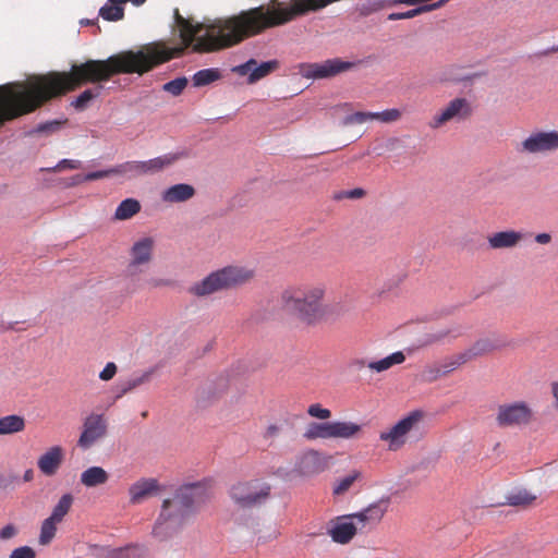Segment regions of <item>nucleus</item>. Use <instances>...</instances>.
<instances>
[{"mask_svg": "<svg viewBox=\"0 0 558 558\" xmlns=\"http://www.w3.org/2000/svg\"><path fill=\"white\" fill-rule=\"evenodd\" d=\"M78 65L81 63L73 64L68 72L50 71L46 74L31 75L25 82L0 85V126L8 121L32 113L48 101L73 92L83 85L94 84V87L85 89L71 102L78 111L86 109L93 99L100 96L104 89L101 83L107 82V80L84 82L70 88L71 84L68 83L65 77L56 76V74H69L73 71L74 66Z\"/></svg>", "mask_w": 558, "mask_h": 558, "instance_id": "nucleus-1", "label": "nucleus"}, {"mask_svg": "<svg viewBox=\"0 0 558 558\" xmlns=\"http://www.w3.org/2000/svg\"><path fill=\"white\" fill-rule=\"evenodd\" d=\"M207 497L206 486L199 483L180 487L172 498L163 500L160 514L153 527V535L161 542L175 535L194 509Z\"/></svg>", "mask_w": 558, "mask_h": 558, "instance_id": "nucleus-2", "label": "nucleus"}, {"mask_svg": "<svg viewBox=\"0 0 558 558\" xmlns=\"http://www.w3.org/2000/svg\"><path fill=\"white\" fill-rule=\"evenodd\" d=\"M325 283L304 284L286 289L281 293V302L301 322L314 325L325 316Z\"/></svg>", "mask_w": 558, "mask_h": 558, "instance_id": "nucleus-3", "label": "nucleus"}, {"mask_svg": "<svg viewBox=\"0 0 558 558\" xmlns=\"http://www.w3.org/2000/svg\"><path fill=\"white\" fill-rule=\"evenodd\" d=\"M253 277L254 270L252 269L242 266H227L195 282L189 288V292L198 298L207 296L221 290L244 284Z\"/></svg>", "mask_w": 558, "mask_h": 558, "instance_id": "nucleus-4", "label": "nucleus"}, {"mask_svg": "<svg viewBox=\"0 0 558 558\" xmlns=\"http://www.w3.org/2000/svg\"><path fill=\"white\" fill-rule=\"evenodd\" d=\"M361 426L353 422H311L306 425L303 437L308 440L354 437Z\"/></svg>", "mask_w": 558, "mask_h": 558, "instance_id": "nucleus-5", "label": "nucleus"}, {"mask_svg": "<svg viewBox=\"0 0 558 558\" xmlns=\"http://www.w3.org/2000/svg\"><path fill=\"white\" fill-rule=\"evenodd\" d=\"M495 421L500 428H522L535 421L534 411L525 401L499 404Z\"/></svg>", "mask_w": 558, "mask_h": 558, "instance_id": "nucleus-6", "label": "nucleus"}, {"mask_svg": "<svg viewBox=\"0 0 558 558\" xmlns=\"http://www.w3.org/2000/svg\"><path fill=\"white\" fill-rule=\"evenodd\" d=\"M270 492L271 486L268 483L253 480L234 484L229 494L240 508H252L264 504Z\"/></svg>", "mask_w": 558, "mask_h": 558, "instance_id": "nucleus-7", "label": "nucleus"}, {"mask_svg": "<svg viewBox=\"0 0 558 558\" xmlns=\"http://www.w3.org/2000/svg\"><path fill=\"white\" fill-rule=\"evenodd\" d=\"M423 417L424 414L422 411H412L391 428L381 432L379 439L387 442L389 450L397 451L407 442L408 436L411 433L420 429Z\"/></svg>", "mask_w": 558, "mask_h": 558, "instance_id": "nucleus-8", "label": "nucleus"}, {"mask_svg": "<svg viewBox=\"0 0 558 558\" xmlns=\"http://www.w3.org/2000/svg\"><path fill=\"white\" fill-rule=\"evenodd\" d=\"M558 150V131H535L525 137L518 147L522 154H550Z\"/></svg>", "mask_w": 558, "mask_h": 558, "instance_id": "nucleus-9", "label": "nucleus"}, {"mask_svg": "<svg viewBox=\"0 0 558 558\" xmlns=\"http://www.w3.org/2000/svg\"><path fill=\"white\" fill-rule=\"evenodd\" d=\"M355 63L339 58L328 59L320 63H305L300 68L301 74L306 78H329L354 68Z\"/></svg>", "mask_w": 558, "mask_h": 558, "instance_id": "nucleus-10", "label": "nucleus"}, {"mask_svg": "<svg viewBox=\"0 0 558 558\" xmlns=\"http://www.w3.org/2000/svg\"><path fill=\"white\" fill-rule=\"evenodd\" d=\"M471 114L472 108L470 102L465 98H454L432 118L429 126L436 130L451 121H464Z\"/></svg>", "mask_w": 558, "mask_h": 558, "instance_id": "nucleus-11", "label": "nucleus"}, {"mask_svg": "<svg viewBox=\"0 0 558 558\" xmlns=\"http://www.w3.org/2000/svg\"><path fill=\"white\" fill-rule=\"evenodd\" d=\"M155 241L150 236L141 238L130 248V260L126 266V274L134 276L142 271V266L150 264Z\"/></svg>", "mask_w": 558, "mask_h": 558, "instance_id": "nucleus-12", "label": "nucleus"}, {"mask_svg": "<svg viewBox=\"0 0 558 558\" xmlns=\"http://www.w3.org/2000/svg\"><path fill=\"white\" fill-rule=\"evenodd\" d=\"M107 434V422L102 414L92 413L84 423L77 445L83 449H89L96 441Z\"/></svg>", "mask_w": 558, "mask_h": 558, "instance_id": "nucleus-13", "label": "nucleus"}, {"mask_svg": "<svg viewBox=\"0 0 558 558\" xmlns=\"http://www.w3.org/2000/svg\"><path fill=\"white\" fill-rule=\"evenodd\" d=\"M361 532V527L356 524V520L353 519V514H345L337 517L335 520L330 522V525L327 530V534L331 537V539L341 545L349 544L354 536Z\"/></svg>", "mask_w": 558, "mask_h": 558, "instance_id": "nucleus-14", "label": "nucleus"}, {"mask_svg": "<svg viewBox=\"0 0 558 558\" xmlns=\"http://www.w3.org/2000/svg\"><path fill=\"white\" fill-rule=\"evenodd\" d=\"M388 506L389 499H380L361 511L352 513L361 532L376 526L388 511Z\"/></svg>", "mask_w": 558, "mask_h": 558, "instance_id": "nucleus-15", "label": "nucleus"}, {"mask_svg": "<svg viewBox=\"0 0 558 558\" xmlns=\"http://www.w3.org/2000/svg\"><path fill=\"white\" fill-rule=\"evenodd\" d=\"M325 468L326 463L320 453L310 449L296 457L292 472L299 476H312L323 472Z\"/></svg>", "mask_w": 558, "mask_h": 558, "instance_id": "nucleus-16", "label": "nucleus"}, {"mask_svg": "<svg viewBox=\"0 0 558 558\" xmlns=\"http://www.w3.org/2000/svg\"><path fill=\"white\" fill-rule=\"evenodd\" d=\"M278 61L276 60L263 62L257 65L255 59H250L245 63L234 66L232 71L239 75L248 74V83L253 84L270 74L278 68Z\"/></svg>", "mask_w": 558, "mask_h": 558, "instance_id": "nucleus-17", "label": "nucleus"}, {"mask_svg": "<svg viewBox=\"0 0 558 558\" xmlns=\"http://www.w3.org/2000/svg\"><path fill=\"white\" fill-rule=\"evenodd\" d=\"M158 490L159 485L157 480L142 478L130 486V501L133 505L141 504L146 498L157 494Z\"/></svg>", "mask_w": 558, "mask_h": 558, "instance_id": "nucleus-18", "label": "nucleus"}, {"mask_svg": "<svg viewBox=\"0 0 558 558\" xmlns=\"http://www.w3.org/2000/svg\"><path fill=\"white\" fill-rule=\"evenodd\" d=\"M405 361V355L401 351L393 352L392 354L379 360L366 363L364 360H355L353 364L357 368L367 367L372 372L383 373L388 371L395 365L402 364Z\"/></svg>", "mask_w": 558, "mask_h": 558, "instance_id": "nucleus-19", "label": "nucleus"}, {"mask_svg": "<svg viewBox=\"0 0 558 558\" xmlns=\"http://www.w3.org/2000/svg\"><path fill=\"white\" fill-rule=\"evenodd\" d=\"M62 460V448L60 446H54L39 457L37 464L43 474L52 476L57 473Z\"/></svg>", "mask_w": 558, "mask_h": 558, "instance_id": "nucleus-20", "label": "nucleus"}, {"mask_svg": "<svg viewBox=\"0 0 558 558\" xmlns=\"http://www.w3.org/2000/svg\"><path fill=\"white\" fill-rule=\"evenodd\" d=\"M184 156H185V154L183 151L168 153L162 156H158L156 158L142 161L144 175L161 172L166 168H169L172 165H174L178 160H180Z\"/></svg>", "mask_w": 558, "mask_h": 558, "instance_id": "nucleus-21", "label": "nucleus"}, {"mask_svg": "<svg viewBox=\"0 0 558 558\" xmlns=\"http://www.w3.org/2000/svg\"><path fill=\"white\" fill-rule=\"evenodd\" d=\"M524 238L521 232L507 230L493 233L487 238L488 245L493 250L511 248L517 246Z\"/></svg>", "mask_w": 558, "mask_h": 558, "instance_id": "nucleus-22", "label": "nucleus"}, {"mask_svg": "<svg viewBox=\"0 0 558 558\" xmlns=\"http://www.w3.org/2000/svg\"><path fill=\"white\" fill-rule=\"evenodd\" d=\"M195 195V189L186 183L174 184L162 192L161 198L166 203H183Z\"/></svg>", "mask_w": 558, "mask_h": 558, "instance_id": "nucleus-23", "label": "nucleus"}, {"mask_svg": "<svg viewBox=\"0 0 558 558\" xmlns=\"http://www.w3.org/2000/svg\"><path fill=\"white\" fill-rule=\"evenodd\" d=\"M147 548L142 544H128L123 547L104 548L102 556L105 558H144Z\"/></svg>", "mask_w": 558, "mask_h": 558, "instance_id": "nucleus-24", "label": "nucleus"}, {"mask_svg": "<svg viewBox=\"0 0 558 558\" xmlns=\"http://www.w3.org/2000/svg\"><path fill=\"white\" fill-rule=\"evenodd\" d=\"M110 4H105L99 10V15L110 22H117L123 19L124 9L123 4L126 2H132L134 5H141L146 0H108Z\"/></svg>", "mask_w": 558, "mask_h": 558, "instance_id": "nucleus-25", "label": "nucleus"}, {"mask_svg": "<svg viewBox=\"0 0 558 558\" xmlns=\"http://www.w3.org/2000/svg\"><path fill=\"white\" fill-rule=\"evenodd\" d=\"M109 474L101 466H90L81 474V483L85 487H96L108 482Z\"/></svg>", "mask_w": 558, "mask_h": 558, "instance_id": "nucleus-26", "label": "nucleus"}, {"mask_svg": "<svg viewBox=\"0 0 558 558\" xmlns=\"http://www.w3.org/2000/svg\"><path fill=\"white\" fill-rule=\"evenodd\" d=\"M24 428L25 420L21 415L11 414L0 417V436L16 434Z\"/></svg>", "mask_w": 558, "mask_h": 558, "instance_id": "nucleus-27", "label": "nucleus"}, {"mask_svg": "<svg viewBox=\"0 0 558 558\" xmlns=\"http://www.w3.org/2000/svg\"><path fill=\"white\" fill-rule=\"evenodd\" d=\"M499 345L493 341L492 339L484 338L480 339L473 343V345L463 352L464 355H468V362L472 359H475L481 355L488 354L495 350H497Z\"/></svg>", "mask_w": 558, "mask_h": 558, "instance_id": "nucleus-28", "label": "nucleus"}, {"mask_svg": "<svg viewBox=\"0 0 558 558\" xmlns=\"http://www.w3.org/2000/svg\"><path fill=\"white\" fill-rule=\"evenodd\" d=\"M446 2H448V0H440L436 3L422 5V7L405 11V12L390 13L387 19L389 21L412 19V17L420 15L421 13L436 10V9L442 7Z\"/></svg>", "mask_w": 558, "mask_h": 558, "instance_id": "nucleus-29", "label": "nucleus"}, {"mask_svg": "<svg viewBox=\"0 0 558 558\" xmlns=\"http://www.w3.org/2000/svg\"><path fill=\"white\" fill-rule=\"evenodd\" d=\"M141 210V204L137 199L126 198L122 201L116 209L114 219L128 220Z\"/></svg>", "mask_w": 558, "mask_h": 558, "instance_id": "nucleus-30", "label": "nucleus"}, {"mask_svg": "<svg viewBox=\"0 0 558 558\" xmlns=\"http://www.w3.org/2000/svg\"><path fill=\"white\" fill-rule=\"evenodd\" d=\"M60 522L56 521L54 519L48 517L46 518L40 525V532L38 536V543L41 546L49 545L53 538L56 537L58 525Z\"/></svg>", "mask_w": 558, "mask_h": 558, "instance_id": "nucleus-31", "label": "nucleus"}, {"mask_svg": "<svg viewBox=\"0 0 558 558\" xmlns=\"http://www.w3.org/2000/svg\"><path fill=\"white\" fill-rule=\"evenodd\" d=\"M74 498L71 494H64L60 497L57 505L53 507L50 518L54 519L56 521L62 523L64 518L70 512L72 506H73Z\"/></svg>", "mask_w": 558, "mask_h": 558, "instance_id": "nucleus-32", "label": "nucleus"}, {"mask_svg": "<svg viewBox=\"0 0 558 558\" xmlns=\"http://www.w3.org/2000/svg\"><path fill=\"white\" fill-rule=\"evenodd\" d=\"M116 175H122L128 179L144 175L142 161H125L114 167Z\"/></svg>", "mask_w": 558, "mask_h": 558, "instance_id": "nucleus-33", "label": "nucleus"}, {"mask_svg": "<svg viewBox=\"0 0 558 558\" xmlns=\"http://www.w3.org/2000/svg\"><path fill=\"white\" fill-rule=\"evenodd\" d=\"M507 504L515 507H527L536 500V495H533L527 489H519L510 493L507 497Z\"/></svg>", "mask_w": 558, "mask_h": 558, "instance_id": "nucleus-34", "label": "nucleus"}, {"mask_svg": "<svg viewBox=\"0 0 558 558\" xmlns=\"http://www.w3.org/2000/svg\"><path fill=\"white\" fill-rule=\"evenodd\" d=\"M221 77V73L218 69H204L197 71L193 75V84L196 87L209 85Z\"/></svg>", "mask_w": 558, "mask_h": 558, "instance_id": "nucleus-35", "label": "nucleus"}, {"mask_svg": "<svg viewBox=\"0 0 558 558\" xmlns=\"http://www.w3.org/2000/svg\"><path fill=\"white\" fill-rule=\"evenodd\" d=\"M360 476L361 473L359 471H353L347 476L338 480L333 486V494L338 496L345 494Z\"/></svg>", "mask_w": 558, "mask_h": 558, "instance_id": "nucleus-36", "label": "nucleus"}, {"mask_svg": "<svg viewBox=\"0 0 558 558\" xmlns=\"http://www.w3.org/2000/svg\"><path fill=\"white\" fill-rule=\"evenodd\" d=\"M466 362L468 355L460 353L456 356L445 360L442 363L439 364V366L441 367V373L444 374V376H447L448 374L457 369L459 366L465 364Z\"/></svg>", "mask_w": 558, "mask_h": 558, "instance_id": "nucleus-37", "label": "nucleus"}, {"mask_svg": "<svg viewBox=\"0 0 558 558\" xmlns=\"http://www.w3.org/2000/svg\"><path fill=\"white\" fill-rule=\"evenodd\" d=\"M402 113L399 109L392 108L381 112H373V119L383 123H390L400 120Z\"/></svg>", "mask_w": 558, "mask_h": 558, "instance_id": "nucleus-38", "label": "nucleus"}, {"mask_svg": "<svg viewBox=\"0 0 558 558\" xmlns=\"http://www.w3.org/2000/svg\"><path fill=\"white\" fill-rule=\"evenodd\" d=\"M439 364L426 365L421 373V378L425 383H433L442 377Z\"/></svg>", "mask_w": 558, "mask_h": 558, "instance_id": "nucleus-39", "label": "nucleus"}, {"mask_svg": "<svg viewBox=\"0 0 558 558\" xmlns=\"http://www.w3.org/2000/svg\"><path fill=\"white\" fill-rule=\"evenodd\" d=\"M186 85H187L186 77H178L175 80H172V81L166 83L162 86V89L173 96H179L184 90Z\"/></svg>", "mask_w": 558, "mask_h": 558, "instance_id": "nucleus-40", "label": "nucleus"}, {"mask_svg": "<svg viewBox=\"0 0 558 558\" xmlns=\"http://www.w3.org/2000/svg\"><path fill=\"white\" fill-rule=\"evenodd\" d=\"M368 120H374L373 112L357 111V112L347 116L343 120V123L345 125L362 124Z\"/></svg>", "mask_w": 558, "mask_h": 558, "instance_id": "nucleus-41", "label": "nucleus"}, {"mask_svg": "<svg viewBox=\"0 0 558 558\" xmlns=\"http://www.w3.org/2000/svg\"><path fill=\"white\" fill-rule=\"evenodd\" d=\"M307 414L318 420H328L331 416V411L323 408L319 403H313L307 408Z\"/></svg>", "mask_w": 558, "mask_h": 558, "instance_id": "nucleus-42", "label": "nucleus"}, {"mask_svg": "<svg viewBox=\"0 0 558 558\" xmlns=\"http://www.w3.org/2000/svg\"><path fill=\"white\" fill-rule=\"evenodd\" d=\"M9 558H36V551L29 546H21L13 549Z\"/></svg>", "mask_w": 558, "mask_h": 558, "instance_id": "nucleus-43", "label": "nucleus"}, {"mask_svg": "<svg viewBox=\"0 0 558 558\" xmlns=\"http://www.w3.org/2000/svg\"><path fill=\"white\" fill-rule=\"evenodd\" d=\"M111 175H116L114 167L107 169V170L89 172L84 175L83 180L84 181H95V180L108 178Z\"/></svg>", "mask_w": 558, "mask_h": 558, "instance_id": "nucleus-44", "label": "nucleus"}, {"mask_svg": "<svg viewBox=\"0 0 558 558\" xmlns=\"http://www.w3.org/2000/svg\"><path fill=\"white\" fill-rule=\"evenodd\" d=\"M117 365L113 362L107 363L105 368L99 373V378L101 380L108 381L114 377L117 374Z\"/></svg>", "mask_w": 558, "mask_h": 558, "instance_id": "nucleus-45", "label": "nucleus"}, {"mask_svg": "<svg viewBox=\"0 0 558 558\" xmlns=\"http://www.w3.org/2000/svg\"><path fill=\"white\" fill-rule=\"evenodd\" d=\"M452 332H454V335H453L454 337L460 335V331L458 329H454V330L444 329V330L438 331L437 333L430 335L428 340H427V343H434V342L441 341L442 339H445L446 337H448Z\"/></svg>", "mask_w": 558, "mask_h": 558, "instance_id": "nucleus-46", "label": "nucleus"}, {"mask_svg": "<svg viewBox=\"0 0 558 558\" xmlns=\"http://www.w3.org/2000/svg\"><path fill=\"white\" fill-rule=\"evenodd\" d=\"M17 535V527L14 524H7L0 530V538L2 541H8Z\"/></svg>", "mask_w": 558, "mask_h": 558, "instance_id": "nucleus-47", "label": "nucleus"}, {"mask_svg": "<svg viewBox=\"0 0 558 558\" xmlns=\"http://www.w3.org/2000/svg\"><path fill=\"white\" fill-rule=\"evenodd\" d=\"M60 121H50L46 123H41L37 126L36 131L39 133H51L60 129Z\"/></svg>", "mask_w": 558, "mask_h": 558, "instance_id": "nucleus-48", "label": "nucleus"}, {"mask_svg": "<svg viewBox=\"0 0 558 558\" xmlns=\"http://www.w3.org/2000/svg\"><path fill=\"white\" fill-rule=\"evenodd\" d=\"M81 166V162L78 160H73V159H63L61 160L58 166H57V169L58 170H63V169H77L80 168Z\"/></svg>", "mask_w": 558, "mask_h": 558, "instance_id": "nucleus-49", "label": "nucleus"}, {"mask_svg": "<svg viewBox=\"0 0 558 558\" xmlns=\"http://www.w3.org/2000/svg\"><path fill=\"white\" fill-rule=\"evenodd\" d=\"M147 380H148V374H144L141 377L129 381L128 387L125 389H123V392H128V391L132 390L133 388L146 383Z\"/></svg>", "mask_w": 558, "mask_h": 558, "instance_id": "nucleus-50", "label": "nucleus"}, {"mask_svg": "<svg viewBox=\"0 0 558 558\" xmlns=\"http://www.w3.org/2000/svg\"><path fill=\"white\" fill-rule=\"evenodd\" d=\"M365 195V191L363 189H353L344 193V197L351 199H357Z\"/></svg>", "mask_w": 558, "mask_h": 558, "instance_id": "nucleus-51", "label": "nucleus"}, {"mask_svg": "<svg viewBox=\"0 0 558 558\" xmlns=\"http://www.w3.org/2000/svg\"><path fill=\"white\" fill-rule=\"evenodd\" d=\"M279 426L272 424V425H269L267 428H266V433H265V437L267 438H270V437H275L279 434Z\"/></svg>", "mask_w": 558, "mask_h": 558, "instance_id": "nucleus-52", "label": "nucleus"}, {"mask_svg": "<svg viewBox=\"0 0 558 558\" xmlns=\"http://www.w3.org/2000/svg\"><path fill=\"white\" fill-rule=\"evenodd\" d=\"M551 240L550 234L548 233H539L535 236V241L539 244H547Z\"/></svg>", "mask_w": 558, "mask_h": 558, "instance_id": "nucleus-53", "label": "nucleus"}, {"mask_svg": "<svg viewBox=\"0 0 558 558\" xmlns=\"http://www.w3.org/2000/svg\"><path fill=\"white\" fill-rule=\"evenodd\" d=\"M149 284L154 288L161 287V286H168L169 281L163 279H155L149 282Z\"/></svg>", "mask_w": 558, "mask_h": 558, "instance_id": "nucleus-54", "label": "nucleus"}, {"mask_svg": "<svg viewBox=\"0 0 558 558\" xmlns=\"http://www.w3.org/2000/svg\"><path fill=\"white\" fill-rule=\"evenodd\" d=\"M34 478V472L32 469L25 471L23 480L24 482H31Z\"/></svg>", "mask_w": 558, "mask_h": 558, "instance_id": "nucleus-55", "label": "nucleus"}, {"mask_svg": "<svg viewBox=\"0 0 558 558\" xmlns=\"http://www.w3.org/2000/svg\"><path fill=\"white\" fill-rule=\"evenodd\" d=\"M551 392H553V396H554V398L557 402V407H558V383H553Z\"/></svg>", "mask_w": 558, "mask_h": 558, "instance_id": "nucleus-56", "label": "nucleus"}, {"mask_svg": "<svg viewBox=\"0 0 558 558\" xmlns=\"http://www.w3.org/2000/svg\"><path fill=\"white\" fill-rule=\"evenodd\" d=\"M81 24L82 25H94L95 21L94 20H81Z\"/></svg>", "mask_w": 558, "mask_h": 558, "instance_id": "nucleus-57", "label": "nucleus"}]
</instances>
